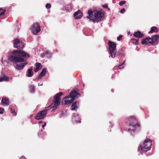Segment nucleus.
Masks as SVG:
<instances>
[{
  "label": "nucleus",
  "mask_w": 159,
  "mask_h": 159,
  "mask_svg": "<svg viewBox=\"0 0 159 159\" xmlns=\"http://www.w3.org/2000/svg\"><path fill=\"white\" fill-rule=\"evenodd\" d=\"M29 57L28 54L20 50H15L12 54L8 57V59L13 62V65L15 68L17 70L22 69L27 62L20 63L26 61Z\"/></svg>",
  "instance_id": "nucleus-1"
},
{
  "label": "nucleus",
  "mask_w": 159,
  "mask_h": 159,
  "mask_svg": "<svg viewBox=\"0 0 159 159\" xmlns=\"http://www.w3.org/2000/svg\"><path fill=\"white\" fill-rule=\"evenodd\" d=\"M88 13L89 15L87 16L88 18L93 22H98L103 19L104 13L102 10H95L92 11L91 10H89Z\"/></svg>",
  "instance_id": "nucleus-2"
},
{
  "label": "nucleus",
  "mask_w": 159,
  "mask_h": 159,
  "mask_svg": "<svg viewBox=\"0 0 159 159\" xmlns=\"http://www.w3.org/2000/svg\"><path fill=\"white\" fill-rule=\"evenodd\" d=\"M126 123L128 126L127 129L129 131H134L139 128V125L136 119L134 117H130Z\"/></svg>",
  "instance_id": "nucleus-3"
},
{
  "label": "nucleus",
  "mask_w": 159,
  "mask_h": 159,
  "mask_svg": "<svg viewBox=\"0 0 159 159\" xmlns=\"http://www.w3.org/2000/svg\"><path fill=\"white\" fill-rule=\"evenodd\" d=\"M152 145V141L150 140H145L143 144H140L139 147L138 152L141 154L150 150Z\"/></svg>",
  "instance_id": "nucleus-4"
},
{
  "label": "nucleus",
  "mask_w": 159,
  "mask_h": 159,
  "mask_svg": "<svg viewBox=\"0 0 159 159\" xmlns=\"http://www.w3.org/2000/svg\"><path fill=\"white\" fill-rule=\"evenodd\" d=\"M108 44L110 50L109 57H111L112 58H114L116 56H118L119 54L116 53V44L114 42L109 41Z\"/></svg>",
  "instance_id": "nucleus-5"
},
{
  "label": "nucleus",
  "mask_w": 159,
  "mask_h": 159,
  "mask_svg": "<svg viewBox=\"0 0 159 159\" xmlns=\"http://www.w3.org/2000/svg\"><path fill=\"white\" fill-rule=\"evenodd\" d=\"M79 95V93L75 91H71L70 96L65 97L64 98V104L71 103Z\"/></svg>",
  "instance_id": "nucleus-6"
},
{
  "label": "nucleus",
  "mask_w": 159,
  "mask_h": 159,
  "mask_svg": "<svg viewBox=\"0 0 159 159\" xmlns=\"http://www.w3.org/2000/svg\"><path fill=\"white\" fill-rule=\"evenodd\" d=\"M63 94L62 92H60L54 96L53 102L52 103L51 106L52 107L56 108L60 104L61 98L60 96Z\"/></svg>",
  "instance_id": "nucleus-7"
},
{
  "label": "nucleus",
  "mask_w": 159,
  "mask_h": 159,
  "mask_svg": "<svg viewBox=\"0 0 159 159\" xmlns=\"http://www.w3.org/2000/svg\"><path fill=\"white\" fill-rule=\"evenodd\" d=\"M48 111V109H45L40 111L36 115L35 119L37 120H39L44 118L45 117Z\"/></svg>",
  "instance_id": "nucleus-8"
},
{
  "label": "nucleus",
  "mask_w": 159,
  "mask_h": 159,
  "mask_svg": "<svg viewBox=\"0 0 159 159\" xmlns=\"http://www.w3.org/2000/svg\"><path fill=\"white\" fill-rule=\"evenodd\" d=\"M14 47L18 49H21L24 48V45L22 42L18 39H16L13 41Z\"/></svg>",
  "instance_id": "nucleus-9"
},
{
  "label": "nucleus",
  "mask_w": 159,
  "mask_h": 159,
  "mask_svg": "<svg viewBox=\"0 0 159 159\" xmlns=\"http://www.w3.org/2000/svg\"><path fill=\"white\" fill-rule=\"evenodd\" d=\"M31 30L34 34H36L39 33L41 30L40 26L39 24L36 23L32 26Z\"/></svg>",
  "instance_id": "nucleus-10"
},
{
  "label": "nucleus",
  "mask_w": 159,
  "mask_h": 159,
  "mask_svg": "<svg viewBox=\"0 0 159 159\" xmlns=\"http://www.w3.org/2000/svg\"><path fill=\"white\" fill-rule=\"evenodd\" d=\"M72 120L73 122H75L76 123H80L81 122V119L79 115L77 113L73 114Z\"/></svg>",
  "instance_id": "nucleus-11"
},
{
  "label": "nucleus",
  "mask_w": 159,
  "mask_h": 159,
  "mask_svg": "<svg viewBox=\"0 0 159 159\" xmlns=\"http://www.w3.org/2000/svg\"><path fill=\"white\" fill-rule=\"evenodd\" d=\"M142 44H147L148 43H152V38L150 37H147L145 39L143 40L141 42Z\"/></svg>",
  "instance_id": "nucleus-12"
},
{
  "label": "nucleus",
  "mask_w": 159,
  "mask_h": 159,
  "mask_svg": "<svg viewBox=\"0 0 159 159\" xmlns=\"http://www.w3.org/2000/svg\"><path fill=\"white\" fill-rule=\"evenodd\" d=\"M74 16L75 19H80L82 16V13L79 10L74 13Z\"/></svg>",
  "instance_id": "nucleus-13"
},
{
  "label": "nucleus",
  "mask_w": 159,
  "mask_h": 159,
  "mask_svg": "<svg viewBox=\"0 0 159 159\" xmlns=\"http://www.w3.org/2000/svg\"><path fill=\"white\" fill-rule=\"evenodd\" d=\"M46 72V69L44 68L42 69V72H41L39 76L36 78V79L39 80L43 76L45 75Z\"/></svg>",
  "instance_id": "nucleus-14"
},
{
  "label": "nucleus",
  "mask_w": 159,
  "mask_h": 159,
  "mask_svg": "<svg viewBox=\"0 0 159 159\" xmlns=\"http://www.w3.org/2000/svg\"><path fill=\"white\" fill-rule=\"evenodd\" d=\"M1 102L3 105L8 106L9 105V100L6 98H3L2 99Z\"/></svg>",
  "instance_id": "nucleus-15"
},
{
  "label": "nucleus",
  "mask_w": 159,
  "mask_h": 159,
  "mask_svg": "<svg viewBox=\"0 0 159 159\" xmlns=\"http://www.w3.org/2000/svg\"><path fill=\"white\" fill-rule=\"evenodd\" d=\"M9 79V77L5 75H2L0 77V82L8 81Z\"/></svg>",
  "instance_id": "nucleus-16"
},
{
  "label": "nucleus",
  "mask_w": 159,
  "mask_h": 159,
  "mask_svg": "<svg viewBox=\"0 0 159 159\" xmlns=\"http://www.w3.org/2000/svg\"><path fill=\"white\" fill-rule=\"evenodd\" d=\"M151 38L152 43H154L159 40V35L157 34L153 35Z\"/></svg>",
  "instance_id": "nucleus-17"
},
{
  "label": "nucleus",
  "mask_w": 159,
  "mask_h": 159,
  "mask_svg": "<svg viewBox=\"0 0 159 159\" xmlns=\"http://www.w3.org/2000/svg\"><path fill=\"white\" fill-rule=\"evenodd\" d=\"M134 35L136 37L140 38H141L144 36L143 34H142L140 31H138L134 33Z\"/></svg>",
  "instance_id": "nucleus-18"
},
{
  "label": "nucleus",
  "mask_w": 159,
  "mask_h": 159,
  "mask_svg": "<svg viewBox=\"0 0 159 159\" xmlns=\"http://www.w3.org/2000/svg\"><path fill=\"white\" fill-rule=\"evenodd\" d=\"M42 68V65L40 63L37 62L36 63V68L34 69L35 72H36Z\"/></svg>",
  "instance_id": "nucleus-19"
},
{
  "label": "nucleus",
  "mask_w": 159,
  "mask_h": 159,
  "mask_svg": "<svg viewBox=\"0 0 159 159\" xmlns=\"http://www.w3.org/2000/svg\"><path fill=\"white\" fill-rule=\"evenodd\" d=\"M72 6L71 4H69L67 5L65 7V10L68 11H71L72 10Z\"/></svg>",
  "instance_id": "nucleus-20"
},
{
  "label": "nucleus",
  "mask_w": 159,
  "mask_h": 159,
  "mask_svg": "<svg viewBox=\"0 0 159 159\" xmlns=\"http://www.w3.org/2000/svg\"><path fill=\"white\" fill-rule=\"evenodd\" d=\"M33 70V68H30L29 69L27 72V76L28 77H30L32 76L33 75V72H32V70Z\"/></svg>",
  "instance_id": "nucleus-21"
},
{
  "label": "nucleus",
  "mask_w": 159,
  "mask_h": 159,
  "mask_svg": "<svg viewBox=\"0 0 159 159\" xmlns=\"http://www.w3.org/2000/svg\"><path fill=\"white\" fill-rule=\"evenodd\" d=\"M77 103L78 104V103L77 102H75L73 103L71 107L72 110H74L77 108Z\"/></svg>",
  "instance_id": "nucleus-22"
},
{
  "label": "nucleus",
  "mask_w": 159,
  "mask_h": 159,
  "mask_svg": "<svg viewBox=\"0 0 159 159\" xmlns=\"http://www.w3.org/2000/svg\"><path fill=\"white\" fill-rule=\"evenodd\" d=\"M158 30L157 27H152L151 28L150 31L149 32V33H152L153 32H155L156 33L157 32Z\"/></svg>",
  "instance_id": "nucleus-23"
},
{
  "label": "nucleus",
  "mask_w": 159,
  "mask_h": 159,
  "mask_svg": "<svg viewBox=\"0 0 159 159\" xmlns=\"http://www.w3.org/2000/svg\"><path fill=\"white\" fill-rule=\"evenodd\" d=\"M131 40L132 41L133 43L135 45H137L138 44V41L139 39H131Z\"/></svg>",
  "instance_id": "nucleus-24"
},
{
  "label": "nucleus",
  "mask_w": 159,
  "mask_h": 159,
  "mask_svg": "<svg viewBox=\"0 0 159 159\" xmlns=\"http://www.w3.org/2000/svg\"><path fill=\"white\" fill-rule=\"evenodd\" d=\"M45 56L48 57L50 58L51 56V54L48 51L46 52L44 54Z\"/></svg>",
  "instance_id": "nucleus-25"
},
{
  "label": "nucleus",
  "mask_w": 159,
  "mask_h": 159,
  "mask_svg": "<svg viewBox=\"0 0 159 159\" xmlns=\"http://www.w3.org/2000/svg\"><path fill=\"white\" fill-rule=\"evenodd\" d=\"M5 10L2 8H0V16L3 15L5 12Z\"/></svg>",
  "instance_id": "nucleus-26"
},
{
  "label": "nucleus",
  "mask_w": 159,
  "mask_h": 159,
  "mask_svg": "<svg viewBox=\"0 0 159 159\" xmlns=\"http://www.w3.org/2000/svg\"><path fill=\"white\" fill-rule=\"evenodd\" d=\"M30 89L31 92H33L34 91V85H31L30 86Z\"/></svg>",
  "instance_id": "nucleus-27"
},
{
  "label": "nucleus",
  "mask_w": 159,
  "mask_h": 159,
  "mask_svg": "<svg viewBox=\"0 0 159 159\" xmlns=\"http://www.w3.org/2000/svg\"><path fill=\"white\" fill-rule=\"evenodd\" d=\"M125 65V62L124 61L121 64H120L118 66V67L119 69H121L123 68Z\"/></svg>",
  "instance_id": "nucleus-28"
},
{
  "label": "nucleus",
  "mask_w": 159,
  "mask_h": 159,
  "mask_svg": "<svg viewBox=\"0 0 159 159\" xmlns=\"http://www.w3.org/2000/svg\"><path fill=\"white\" fill-rule=\"evenodd\" d=\"M11 112L12 114H13L14 115L16 116V113L15 111V110L11 107L10 108Z\"/></svg>",
  "instance_id": "nucleus-29"
},
{
  "label": "nucleus",
  "mask_w": 159,
  "mask_h": 159,
  "mask_svg": "<svg viewBox=\"0 0 159 159\" xmlns=\"http://www.w3.org/2000/svg\"><path fill=\"white\" fill-rule=\"evenodd\" d=\"M51 7V4L49 3H47L46 5V7L47 9H49Z\"/></svg>",
  "instance_id": "nucleus-30"
},
{
  "label": "nucleus",
  "mask_w": 159,
  "mask_h": 159,
  "mask_svg": "<svg viewBox=\"0 0 159 159\" xmlns=\"http://www.w3.org/2000/svg\"><path fill=\"white\" fill-rule=\"evenodd\" d=\"M1 62L2 64H4V65H7V62L6 61H3L2 58L1 59Z\"/></svg>",
  "instance_id": "nucleus-31"
},
{
  "label": "nucleus",
  "mask_w": 159,
  "mask_h": 159,
  "mask_svg": "<svg viewBox=\"0 0 159 159\" xmlns=\"http://www.w3.org/2000/svg\"><path fill=\"white\" fill-rule=\"evenodd\" d=\"M125 3V1H121L119 2V5H122Z\"/></svg>",
  "instance_id": "nucleus-32"
},
{
  "label": "nucleus",
  "mask_w": 159,
  "mask_h": 159,
  "mask_svg": "<svg viewBox=\"0 0 159 159\" xmlns=\"http://www.w3.org/2000/svg\"><path fill=\"white\" fill-rule=\"evenodd\" d=\"M4 111V109H3L2 108H0V114H3Z\"/></svg>",
  "instance_id": "nucleus-33"
},
{
  "label": "nucleus",
  "mask_w": 159,
  "mask_h": 159,
  "mask_svg": "<svg viewBox=\"0 0 159 159\" xmlns=\"http://www.w3.org/2000/svg\"><path fill=\"white\" fill-rule=\"evenodd\" d=\"M122 35H120L119 36H118L117 37V40H118L119 41H120V40L121 39H122Z\"/></svg>",
  "instance_id": "nucleus-34"
},
{
  "label": "nucleus",
  "mask_w": 159,
  "mask_h": 159,
  "mask_svg": "<svg viewBox=\"0 0 159 159\" xmlns=\"http://www.w3.org/2000/svg\"><path fill=\"white\" fill-rule=\"evenodd\" d=\"M125 9L124 8H122L120 11V13H123L125 11Z\"/></svg>",
  "instance_id": "nucleus-35"
},
{
  "label": "nucleus",
  "mask_w": 159,
  "mask_h": 159,
  "mask_svg": "<svg viewBox=\"0 0 159 159\" xmlns=\"http://www.w3.org/2000/svg\"><path fill=\"white\" fill-rule=\"evenodd\" d=\"M102 7L103 8H108V6L107 5L105 4V5H102Z\"/></svg>",
  "instance_id": "nucleus-36"
},
{
  "label": "nucleus",
  "mask_w": 159,
  "mask_h": 159,
  "mask_svg": "<svg viewBox=\"0 0 159 159\" xmlns=\"http://www.w3.org/2000/svg\"><path fill=\"white\" fill-rule=\"evenodd\" d=\"M46 125V123L45 122L43 125H42V127L44 129V127Z\"/></svg>",
  "instance_id": "nucleus-37"
},
{
  "label": "nucleus",
  "mask_w": 159,
  "mask_h": 159,
  "mask_svg": "<svg viewBox=\"0 0 159 159\" xmlns=\"http://www.w3.org/2000/svg\"><path fill=\"white\" fill-rule=\"evenodd\" d=\"M19 159H25V157H20Z\"/></svg>",
  "instance_id": "nucleus-38"
},
{
  "label": "nucleus",
  "mask_w": 159,
  "mask_h": 159,
  "mask_svg": "<svg viewBox=\"0 0 159 159\" xmlns=\"http://www.w3.org/2000/svg\"><path fill=\"white\" fill-rule=\"evenodd\" d=\"M113 126V124L111 123L110 125V127H112Z\"/></svg>",
  "instance_id": "nucleus-39"
},
{
  "label": "nucleus",
  "mask_w": 159,
  "mask_h": 159,
  "mask_svg": "<svg viewBox=\"0 0 159 159\" xmlns=\"http://www.w3.org/2000/svg\"><path fill=\"white\" fill-rule=\"evenodd\" d=\"M38 85H39H39H40V86H42V85H43V84H38Z\"/></svg>",
  "instance_id": "nucleus-40"
},
{
  "label": "nucleus",
  "mask_w": 159,
  "mask_h": 159,
  "mask_svg": "<svg viewBox=\"0 0 159 159\" xmlns=\"http://www.w3.org/2000/svg\"><path fill=\"white\" fill-rule=\"evenodd\" d=\"M43 123L42 121H39V124L41 123Z\"/></svg>",
  "instance_id": "nucleus-41"
},
{
  "label": "nucleus",
  "mask_w": 159,
  "mask_h": 159,
  "mask_svg": "<svg viewBox=\"0 0 159 159\" xmlns=\"http://www.w3.org/2000/svg\"><path fill=\"white\" fill-rule=\"evenodd\" d=\"M130 32H128V34H130Z\"/></svg>",
  "instance_id": "nucleus-42"
},
{
  "label": "nucleus",
  "mask_w": 159,
  "mask_h": 159,
  "mask_svg": "<svg viewBox=\"0 0 159 159\" xmlns=\"http://www.w3.org/2000/svg\"><path fill=\"white\" fill-rule=\"evenodd\" d=\"M43 131V130H41V131Z\"/></svg>",
  "instance_id": "nucleus-43"
},
{
  "label": "nucleus",
  "mask_w": 159,
  "mask_h": 159,
  "mask_svg": "<svg viewBox=\"0 0 159 159\" xmlns=\"http://www.w3.org/2000/svg\"><path fill=\"white\" fill-rule=\"evenodd\" d=\"M13 6H14L15 5H14V4H13Z\"/></svg>",
  "instance_id": "nucleus-44"
}]
</instances>
